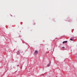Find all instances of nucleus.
<instances>
[{"label":"nucleus","instance_id":"39448f33","mask_svg":"<svg viewBox=\"0 0 77 77\" xmlns=\"http://www.w3.org/2000/svg\"><path fill=\"white\" fill-rule=\"evenodd\" d=\"M62 48H65V47H63Z\"/></svg>","mask_w":77,"mask_h":77},{"label":"nucleus","instance_id":"7ed1b4c3","mask_svg":"<svg viewBox=\"0 0 77 77\" xmlns=\"http://www.w3.org/2000/svg\"><path fill=\"white\" fill-rule=\"evenodd\" d=\"M50 64H51V63L48 64V65H47L49 67V66H50Z\"/></svg>","mask_w":77,"mask_h":77},{"label":"nucleus","instance_id":"f257e3e1","mask_svg":"<svg viewBox=\"0 0 77 77\" xmlns=\"http://www.w3.org/2000/svg\"><path fill=\"white\" fill-rule=\"evenodd\" d=\"M38 53V51L37 50L35 51L34 53L35 55H36V54H37Z\"/></svg>","mask_w":77,"mask_h":77},{"label":"nucleus","instance_id":"f03ea898","mask_svg":"<svg viewBox=\"0 0 77 77\" xmlns=\"http://www.w3.org/2000/svg\"><path fill=\"white\" fill-rule=\"evenodd\" d=\"M67 42H68L67 41H65L63 42V44H64V43H66Z\"/></svg>","mask_w":77,"mask_h":77},{"label":"nucleus","instance_id":"20e7f679","mask_svg":"<svg viewBox=\"0 0 77 77\" xmlns=\"http://www.w3.org/2000/svg\"><path fill=\"white\" fill-rule=\"evenodd\" d=\"M70 40H71V41H73V40H72V38H71L70 39Z\"/></svg>","mask_w":77,"mask_h":77},{"label":"nucleus","instance_id":"423d86ee","mask_svg":"<svg viewBox=\"0 0 77 77\" xmlns=\"http://www.w3.org/2000/svg\"><path fill=\"white\" fill-rule=\"evenodd\" d=\"M17 54H20L19 53H18V54L17 53Z\"/></svg>","mask_w":77,"mask_h":77}]
</instances>
